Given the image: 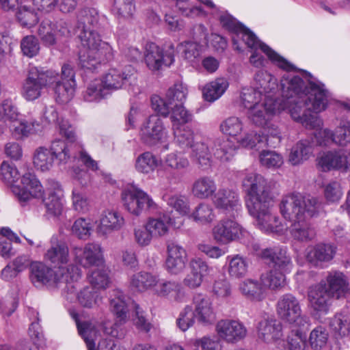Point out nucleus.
<instances>
[{"mask_svg":"<svg viewBox=\"0 0 350 350\" xmlns=\"http://www.w3.org/2000/svg\"><path fill=\"white\" fill-rule=\"evenodd\" d=\"M55 77V71L44 70L37 67L31 68L23 85L22 96L29 101L38 98L43 90L53 84Z\"/></svg>","mask_w":350,"mask_h":350,"instance_id":"obj_10","label":"nucleus"},{"mask_svg":"<svg viewBox=\"0 0 350 350\" xmlns=\"http://www.w3.org/2000/svg\"><path fill=\"white\" fill-rule=\"evenodd\" d=\"M30 279L33 285L37 288H40L50 282L65 283V281L60 275H57V271H53L42 262L31 264Z\"/></svg>","mask_w":350,"mask_h":350,"instance_id":"obj_31","label":"nucleus"},{"mask_svg":"<svg viewBox=\"0 0 350 350\" xmlns=\"http://www.w3.org/2000/svg\"><path fill=\"white\" fill-rule=\"evenodd\" d=\"M177 144L182 148H191L195 144L193 131L187 126L172 129Z\"/></svg>","mask_w":350,"mask_h":350,"instance_id":"obj_59","label":"nucleus"},{"mask_svg":"<svg viewBox=\"0 0 350 350\" xmlns=\"http://www.w3.org/2000/svg\"><path fill=\"white\" fill-rule=\"evenodd\" d=\"M228 86L229 83L226 79L217 78L204 86L202 96L206 101L213 103L225 93Z\"/></svg>","mask_w":350,"mask_h":350,"instance_id":"obj_41","label":"nucleus"},{"mask_svg":"<svg viewBox=\"0 0 350 350\" xmlns=\"http://www.w3.org/2000/svg\"><path fill=\"white\" fill-rule=\"evenodd\" d=\"M110 93L100 79L92 81L83 92V98L88 102H98Z\"/></svg>","mask_w":350,"mask_h":350,"instance_id":"obj_52","label":"nucleus"},{"mask_svg":"<svg viewBox=\"0 0 350 350\" xmlns=\"http://www.w3.org/2000/svg\"><path fill=\"white\" fill-rule=\"evenodd\" d=\"M328 337L327 329L321 325L317 326L310 334L309 344L312 349L321 350L326 346Z\"/></svg>","mask_w":350,"mask_h":350,"instance_id":"obj_60","label":"nucleus"},{"mask_svg":"<svg viewBox=\"0 0 350 350\" xmlns=\"http://www.w3.org/2000/svg\"><path fill=\"white\" fill-rule=\"evenodd\" d=\"M44 260L57 268V275H60L68 283V291L75 288L69 283L70 281H77L81 276L80 269L70 261L69 247L67 243L53 235L50 239V245L44 255Z\"/></svg>","mask_w":350,"mask_h":350,"instance_id":"obj_8","label":"nucleus"},{"mask_svg":"<svg viewBox=\"0 0 350 350\" xmlns=\"http://www.w3.org/2000/svg\"><path fill=\"white\" fill-rule=\"evenodd\" d=\"M37 33L42 44L46 47L56 45L62 37H68L70 31L68 24L64 20L53 23L44 18L39 25Z\"/></svg>","mask_w":350,"mask_h":350,"instance_id":"obj_15","label":"nucleus"},{"mask_svg":"<svg viewBox=\"0 0 350 350\" xmlns=\"http://www.w3.org/2000/svg\"><path fill=\"white\" fill-rule=\"evenodd\" d=\"M276 311L282 321L295 327H304L309 321V319L302 314L299 300L291 293L284 294L279 298Z\"/></svg>","mask_w":350,"mask_h":350,"instance_id":"obj_12","label":"nucleus"},{"mask_svg":"<svg viewBox=\"0 0 350 350\" xmlns=\"http://www.w3.org/2000/svg\"><path fill=\"white\" fill-rule=\"evenodd\" d=\"M246 193L245 205L258 228L265 232L284 233L287 226L272 210L270 183L260 174L247 173L242 181Z\"/></svg>","mask_w":350,"mask_h":350,"instance_id":"obj_3","label":"nucleus"},{"mask_svg":"<svg viewBox=\"0 0 350 350\" xmlns=\"http://www.w3.org/2000/svg\"><path fill=\"white\" fill-rule=\"evenodd\" d=\"M240 98L244 107L248 109V116L252 122L258 126H267L269 129V122L276 113L275 100L254 88H243Z\"/></svg>","mask_w":350,"mask_h":350,"instance_id":"obj_7","label":"nucleus"},{"mask_svg":"<svg viewBox=\"0 0 350 350\" xmlns=\"http://www.w3.org/2000/svg\"><path fill=\"white\" fill-rule=\"evenodd\" d=\"M320 207L321 203L314 197L291 193L282 198L280 204V213L286 219L292 221L287 229L293 239L308 242L315 237V230L308 219L316 216Z\"/></svg>","mask_w":350,"mask_h":350,"instance_id":"obj_4","label":"nucleus"},{"mask_svg":"<svg viewBox=\"0 0 350 350\" xmlns=\"http://www.w3.org/2000/svg\"><path fill=\"white\" fill-rule=\"evenodd\" d=\"M215 207L224 213L235 217L241 211V203L238 192L227 187L217 190L212 198Z\"/></svg>","mask_w":350,"mask_h":350,"instance_id":"obj_19","label":"nucleus"},{"mask_svg":"<svg viewBox=\"0 0 350 350\" xmlns=\"http://www.w3.org/2000/svg\"><path fill=\"white\" fill-rule=\"evenodd\" d=\"M164 163L167 167L176 172L186 170L190 165L189 159L181 152H171L166 155Z\"/></svg>","mask_w":350,"mask_h":350,"instance_id":"obj_57","label":"nucleus"},{"mask_svg":"<svg viewBox=\"0 0 350 350\" xmlns=\"http://www.w3.org/2000/svg\"><path fill=\"white\" fill-rule=\"evenodd\" d=\"M0 234L3 237L0 239V253L3 257L10 258L14 255L12 243L4 238H7L9 241H15L16 243H21V239L9 228H2Z\"/></svg>","mask_w":350,"mask_h":350,"instance_id":"obj_56","label":"nucleus"},{"mask_svg":"<svg viewBox=\"0 0 350 350\" xmlns=\"http://www.w3.org/2000/svg\"><path fill=\"white\" fill-rule=\"evenodd\" d=\"M154 294L172 302H184L187 297L186 291L182 284L176 280H159L154 288Z\"/></svg>","mask_w":350,"mask_h":350,"instance_id":"obj_29","label":"nucleus"},{"mask_svg":"<svg viewBox=\"0 0 350 350\" xmlns=\"http://www.w3.org/2000/svg\"><path fill=\"white\" fill-rule=\"evenodd\" d=\"M282 98L275 100L276 113L287 110L292 118L300 122L308 111L319 113L325 109L327 92L320 82L306 85L298 76L284 75L280 81Z\"/></svg>","mask_w":350,"mask_h":350,"instance_id":"obj_1","label":"nucleus"},{"mask_svg":"<svg viewBox=\"0 0 350 350\" xmlns=\"http://www.w3.org/2000/svg\"><path fill=\"white\" fill-rule=\"evenodd\" d=\"M219 131L225 135L237 140L236 145L230 139H217L214 142L213 154L221 161L231 160L237 153L239 146L252 149L270 146L275 148L281 141L280 133L277 126L273 125L271 131L267 135H260L254 131H247L241 119L230 116L224 119L219 125Z\"/></svg>","mask_w":350,"mask_h":350,"instance_id":"obj_2","label":"nucleus"},{"mask_svg":"<svg viewBox=\"0 0 350 350\" xmlns=\"http://www.w3.org/2000/svg\"><path fill=\"white\" fill-rule=\"evenodd\" d=\"M188 217L198 224L208 225L215 219L216 215L213 206L203 202L194 208Z\"/></svg>","mask_w":350,"mask_h":350,"instance_id":"obj_42","label":"nucleus"},{"mask_svg":"<svg viewBox=\"0 0 350 350\" xmlns=\"http://www.w3.org/2000/svg\"><path fill=\"white\" fill-rule=\"evenodd\" d=\"M140 137L149 146L164 143L168 135L163 120L158 115L150 116L141 126Z\"/></svg>","mask_w":350,"mask_h":350,"instance_id":"obj_14","label":"nucleus"},{"mask_svg":"<svg viewBox=\"0 0 350 350\" xmlns=\"http://www.w3.org/2000/svg\"><path fill=\"white\" fill-rule=\"evenodd\" d=\"M239 291L247 299L260 301L263 298V287L258 280L246 279L239 284Z\"/></svg>","mask_w":350,"mask_h":350,"instance_id":"obj_48","label":"nucleus"},{"mask_svg":"<svg viewBox=\"0 0 350 350\" xmlns=\"http://www.w3.org/2000/svg\"><path fill=\"white\" fill-rule=\"evenodd\" d=\"M107 18L104 15H100L98 10L94 8L84 9L81 13L80 23L83 25V29H100L106 23Z\"/></svg>","mask_w":350,"mask_h":350,"instance_id":"obj_46","label":"nucleus"},{"mask_svg":"<svg viewBox=\"0 0 350 350\" xmlns=\"http://www.w3.org/2000/svg\"><path fill=\"white\" fill-rule=\"evenodd\" d=\"M191 148V157L194 162L202 170L207 169L211 165V151L208 145L204 142H198Z\"/></svg>","mask_w":350,"mask_h":350,"instance_id":"obj_50","label":"nucleus"},{"mask_svg":"<svg viewBox=\"0 0 350 350\" xmlns=\"http://www.w3.org/2000/svg\"><path fill=\"white\" fill-rule=\"evenodd\" d=\"M158 282L159 278L157 275L146 271L135 273L129 279L130 287L140 293L154 288Z\"/></svg>","mask_w":350,"mask_h":350,"instance_id":"obj_39","label":"nucleus"},{"mask_svg":"<svg viewBox=\"0 0 350 350\" xmlns=\"http://www.w3.org/2000/svg\"><path fill=\"white\" fill-rule=\"evenodd\" d=\"M257 42L258 44L256 47H254L253 49L250 48L253 51V53L250 57V62L252 65L256 68L263 66L265 58L260 53L257 51V50L260 49L265 54H266L268 58L280 68L287 72L296 70V68L294 65L278 55L276 52L273 51L269 46L260 42L258 38Z\"/></svg>","mask_w":350,"mask_h":350,"instance_id":"obj_20","label":"nucleus"},{"mask_svg":"<svg viewBox=\"0 0 350 350\" xmlns=\"http://www.w3.org/2000/svg\"><path fill=\"white\" fill-rule=\"evenodd\" d=\"M55 80L51 86L55 94L56 101L60 104L69 102L74 96L75 83L62 82L57 72H55Z\"/></svg>","mask_w":350,"mask_h":350,"instance_id":"obj_43","label":"nucleus"},{"mask_svg":"<svg viewBox=\"0 0 350 350\" xmlns=\"http://www.w3.org/2000/svg\"><path fill=\"white\" fill-rule=\"evenodd\" d=\"M124 208L131 214L139 216L147 211H155L157 205L146 191L135 185H129L121 193Z\"/></svg>","mask_w":350,"mask_h":350,"instance_id":"obj_11","label":"nucleus"},{"mask_svg":"<svg viewBox=\"0 0 350 350\" xmlns=\"http://www.w3.org/2000/svg\"><path fill=\"white\" fill-rule=\"evenodd\" d=\"M161 164L158 157L150 151H146L136 157L134 167L138 173L147 175L154 172Z\"/></svg>","mask_w":350,"mask_h":350,"instance_id":"obj_40","label":"nucleus"},{"mask_svg":"<svg viewBox=\"0 0 350 350\" xmlns=\"http://www.w3.org/2000/svg\"><path fill=\"white\" fill-rule=\"evenodd\" d=\"M220 22L223 27L233 33L232 40L236 50L242 51L240 40H242L248 48L256 47L258 42L256 35L232 16L228 14L221 16Z\"/></svg>","mask_w":350,"mask_h":350,"instance_id":"obj_13","label":"nucleus"},{"mask_svg":"<svg viewBox=\"0 0 350 350\" xmlns=\"http://www.w3.org/2000/svg\"><path fill=\"white\" fill-rule=\"evenodd\" d=\"M16 10V18L23 27L29 28L38 23V14L30 6L20 5Z\"/></svg>","mask_w":350,"mask_h":350,"instance_id":"obj_58","label":"nucleus"},{"mask_svg":"<svg viewBox=\"0 0 350 350\" xmlns=\"http://www.w3.org/2000/svg\"><path fill=\"white\" fill-rule=\"evenodd\" d=\"M1 176L2 180L10 186L12 192L22 206L33 198H43L42 186L33 173L24 174L21 178V185H16L20 177L17 168L13 164L3 161L1 165Z\"/></svg>","mask_w":350,"mask_h":350,"instance_id":"obj_6","label":"nucleus"},{"mask_svg":"<svg viewBox=\"0 0 350 350\" xmlns=\"http://www.w3.org/2000/svg\"><path fill=\"white\" fill-rule=\"evenodd\" d=\"M187 261L186 250L174 242L167 243L165 270L171 275H176L183 272Z\"/></svg>","mask_w":350,"mask_h":350,"instance_id":"obj_26","label":"nucleus"},{"mask_svg":"<svg viewBox=\"0 0 350 350\" xmlns=\"http://www.w3.org/2000/svg\"><path fill=\"white\" fill-rule=\"evenodd\" d=\"M79 38L81 43L79 61L83 69L93 72L101 64L113 58L111 46L108 42L103 41L95 29L82 30Z\"/></svg>","mask_w":350,"mask_h":350,"instance_id":"obj_5","label":"nucleus"},{"mask_svg":"<svg viewBox=\"0 0 350 350\" xmlns=\"http://www.w3.org/2000/svg\"><path fill=\"white\" fill-rule=\"evenodd\" d=\"M323 281L328 293L336 299L345 297L350 290L347 278L340 271L328 272L325 280Z\"/></svg>","mask_w":350,"mask_h":350,"instance_id":"obj_32","label":"nucleus"},{"mask_svg":"<svg viewBox=\"0 0 350 350\" xmlns=\"http://www.w3.org/2000/svg\"><path fill=\"white\" fill-rule=\"evenodd\" d=\"M125 221L122 214L113 209L104 211L100 217L96 232L99 236L107 237L113 232L120 230Z\"/></svg>","mask_w":350,"mask_h":350,"instance_id":"obj_30","label":"nucleus"},{"mask_svg":"<svg viewBox=\"0 0 350 350\" xmlns=\"http://www.w3.org/2000/svg\"><path fill=\"white\" fill-rule=\"evenodd\" d=\"M144 61L149 70L158 71L163 66H170L174 61V57L172 51L164 52L162 49L154 43H148L146 45Z\"/></svg>","mask_w":350,"mask_h":350,"instance_id":"obj_22","label":"nucleus"},{"mask_svg":"<svg viewBox=\"0 0 350 350\" xmlns=\"http://www.w3.org/2000/svg\"><path fill=\"white\" fill-rule=\"evenodd\" d=\"M259 255L273 264L272 269L284 274L290 273L293 269V264L286 247L265 248Z\"/></svg>","mask_w":350,"mask_h":350,"instance_id":"obj_25","label":"nucleus"},{"mask_svg":"<svg viewBox=\"0 0 350 350\" xmlns=\"http://www.w3.org/2000/svg\"><path fill=\"white\" fill-rule=\"evenodd\" d=\"M171 111L172 129L184 126L192 120L193 114L184 107L183 104H175L172 107Z\"/></svg>","mask_w":350,"mask_h":350,"instance_id":"obj_55","label":"nucleus"},{"mask_svg":"<svg viewBox=\"0 0 350 350\" xmlns=\"http://www.w3.org/2000/svg\"><path fill=\"white\" fill-rule=\"evenodd\" d=\"M18 109L11 100L6 99L3 101L0 109V118L5 124L10 126L18 120Z\"/></svg>","mask_w":350,"mask_h":350,"instance_id":"obj_62","label":"nucleus"},{"mask_svg":"<svg viewBox=\"0 0 350 350\" xmlns=\"http://www.w3.org/2000/svg\"><path fill=\"white\" fill-rule=\"evenodd\" d=\"M285 275L283 272L271 269L269 271L262 274L260 278L262 285L271 289L280 287L285 282Z\"/></svg>","mask_w":350,"mask_h":350,"instance_id":"obj_61","label":"nucleus"},{"mask_svg":"<svg viewBox=\"0 0 350 350\" xmlns=\"http://www.w3.org/2000/svg\"><path fill=\"white\" fill-rule=\"evenodd\" d=\"M88 279L91 286L97 290L105 289L110 283L108 271L103 266L92 270L88 274Z\"/></svg>","mask_w":350,"mask_h":350,"instance_id":"obj_54","label":"nucleus"},{"mask_svg":"<svg viewBox=\"0 0 350 350\" xmlns=\"http://www.w3.org/2000/svg\"><path fill=\"white\" fill-rule=\"evenodd\" d=\"M193 313L200 323L208 325L215 319V312L209 297L202 294H197L193 297Z\"/></svg>","mask_w":350,"mask_h":350,"instance_id":"obj_33","label":"nucleus"},{"mask_svg":"<svg viewBox=\"0 0 350 350\" xmlns=\"http://www.w3.org/2000/svg\"><path fill=\"white\" fill-rule=\"evenodd\" d=\"M228 273L231 278H241L244 277L248 269V262L239 255L228 256Z\"/></svg>","mask_w":350,"mask_h":350,"instance_id":"obj_53","label":"nucleus"},{"mask_svg":"<svg viewBox=\"0 0 350 350\" xmlns=\"http://www.w3.org/2000/svg\"><path fill=\"white\" fill-rule=\"evenodd\" d=\"M135 72V69L131 66H126L123 70L113 68L109 69L100 80L110 93L112 90L131 83L134 79Z\"/></svg>","mask_w":350,"mask_h":350,"instance_id":"obj_27","label":"nucleus"},{"mask_svg":"<svg viewBox=\"0 0 350 350\" xmlns=\"http://www.w3.org/2000/svg\"><path fill=\"white\" fill-rule=\"evenodd\" d=\"M52 189H47V196L43 198L48 215L53 217L59 216L63 211V203L61 198L62 189L59 185L53 181Z\"/></svg>","mask_w":350,"mask_h":350,"instance_id":"obj_37","label":"nucleus"},{"mask_svg":"<svg viewBox=\"0 0 350 350\" xmlns=\"http://www.w3.org/2000/svg\"><path fill=\"white\" fill-rule=\"evenodd\" d=\"M172 219L165 215L159 217H150L146 223L147 230L154 239L165 237L170 230Z\"/></svg>","mask_w":350,"mask_h":350,"instance_id":"obj_45","label":"nucleus"},{"mask_svg":"<svg viewBox=\"0 0 350 350\" xmlns=\"http://www.w3.org/2000/svg\"><path fill=\"white\" fill-rule=\"evenodd\" d=\"M334 144L346 146L350 142V122L342 120L334 132Z\"/></svg>","mask_w":350,"mask_h":350,"instance_id":"obj_64","label":"nucleus"},{"mask_svg":"<svg viewBox=\"0 0 350 350\" xmlns=\"http://www.w3.org/2000/svg\"><path fill=\"white\" fill-rule=\"evenodd\" d=\"M305 342L302 338L301 333L297 330L288 340H279L276 350H304Z\"/></svg>","mask_w":350,"mask_h":350,"instance_id":"obj_63","label":"nucleus"},{"mask_svg":"<svg viewBox=\"0 0 350 350\" xmlns=\"http://www.w3.org/2000/svg\"><path fill=\"white\" fill-rule=\"evenodd\" d=\"M74 260L84 267H100L103 264L102 250L99 244L88 243L84 247H72Z\"/></svg>","mask_w":350,"mask_h":350,"instance_id":"obj_23","label":"nucleus"},{"mask_svg":"<svg viewBox=\"0 0 350 350\" xmlns=\"http://www.w3.org/2000/svg\"><path fill=\"white\" fill-rule=\"evenodd\" d=\"M247 232L233 218L220 220L213 228L214 239L221 243H227L239 239Z\"/></svg>","mask_w":350,"mask_h":350,"instance_id":"obj_18","label":"nucleus"},{"mask_svg":"<svg viewBox=\"0 0 350 350\" xmlns=\"http://www.w3.org/2000/svg\"><path fill=\"white\" fill-rule=\"evenodd\" d=\"M258 338L265 342H275L276 347L282 336V325L275 319L263 318L257 327Z\"/></svg>","mask_w":350,"mask_h":350,"instance_id":"obj_34","label":"nucleus"},{"mask_svg":"<svg viewBox=\"0 0 350 350\" xmlns=\"http://www.w3.org/2000/svg\"><path fill=\"white\" fill-rule=\"evenodd\" d=\"M329 325L335 337L348 336L350 334V314L345 312L336 313L331 318Z\"/></svg>","mask_w":350,"mask_h":350,"instance_id":"obj_44","label":"nucleus"},{"mask_svg":"<svg viewBox=\"0 0 350 350\" xmlns=\"http://www.w3.org/2000/svg\"><path fill=\"white\" fill-rule=\"evenodd\" d=\"M217 191V185L214 179L208 176L196 178L191 185L193 196L200 200L213 198Z\"/></svg>","mask_w":350,"mask_h":350,"instance_id":"obj_38","label":"nucleus"},{"mask_svg":"<svg viewBox=\"0 0 350 350\" xmlns=\"http://www.w3.org/2000/svg\"><path fill=\"white\" fill-rule=\"evenodd\" d=\"M332 298L327 291V286L323 280L310 286L308 290L309 306L312 309L313 315L317 318L328 314Z\"/></svg>","mask_w":350,"mask_h":350,"instance_id":"obj_17","label":"nucleus"},{"mask_svg":"<svg viewBox=\"0 0 350 350\" xmlns=\"http://www.w3.org/2000/svg\"><path fill=\"white\" fill-rule=\"evenodd\" d=\"M314 146L308 139L297 142L291 149L288 161L292 165H299L313 156Z\"/></svg>","mask_w":350,"mask_h":350,"instance_id":"obj_36","label":"nucleus"},{"mask_svg":"<svg viewBox=\"0 0 350 350\" xmlns=\"http://www.w3.org/2000/svg\"><path fill=\"white\" fill-rule=\"evenodd\" d=\"M255 89L262 92L263 95H268L277 88L275 78L265 70L258 71L254 77Z\"/></svg>","mask_w":350,"mask_h":350,"instance_id":"obj_51","label":"nucleus"},{"mask_svg":"<svg viewBox=\"0 0 350 350\" xmlns=\"http://www.w3.org/2000/svg\"><path fill=\"white\" fill-rule=\"evenodd\" d=\"M189 272L183 280V285L189 289L199 288L204 280L212 271V268L203 259L196 257L190 260L189 263Z\"/></svg>","mask_w":350,"mask_h":350,"instance_id":"obj_24","label":"nucleus"},{"mask_svg":"<svg viewBox=\"0 0 350 350\" xmlns=\"http://www.w3.org/2000/svg\"><path fill=\"white\" fill-rule=\"evenodd\" d=\"M111 13L119 20H129L135 12V0H113Z\"/></svg>","mask_w":350,"mask_h":350,"instance_id":"obj_49","label":"nucleus"},{"mask_svg":"<svg viewBox=\"0 0 350 350\" xmlns=\"http://www.w3.org/2000/svg\"><path fill=\"white\" fill-rule=\"evenodd\" d=\"M317 165L323 172L350 171V151L347 150H328L319 154Z\"/></svg>","mask_w":350,"mask_h":350,"instance_id":"obj_16","label":"nucleus"},{"mask_svg":"<svg viewBox=\"0 0 350 350\" xmlns=\"http://www.w3.org/2000/svg\"><path fill=\"white\" fill-rule=\"evenodd\" d=\"M72 155L68 144L63 140L55 139L52 142L49 148L41 146L36 150L33 164L38 170L47 172L55 163H66Z\"/></svg>","mask_w":350,"mask_h":350,"instance_id":"obj_9","label":"nucleus"},{"mask_svg":"<svg viewBox=\"0 0 350 350\" xmlns=\"http://www.w3.org/2000/svg\"><path fill=\"white\" fill-rule=\"evenodd\" d=\"M336 252V247L331 243H319L308 252L306 258L315 267H321L323 262L332 260Z\"/></svg>","mask_w":350,"mask_h":350,"instance_id":"obj_35","label":"nucleus"},{"mask_svg":"<svg viewBox=\"0 0 350 350\" xmlns=\"http://www.w3.org/2000/svg\"><path fill=\"white\" fill-rule=\"evenodd\" d=\"M218 337L228 343L234 344L243 340L247 335V329L239 320L222 319L216 325Z\"/></svg>","mask_w":350,"mask_h":350,"instance_id":"obj_21","label":"nucleus"},{"mask_svg":"<svg viewBox=\"0 0 350 350\" xmlns=\"http://www.w3.org/2000/svg\"><path fill=\"white\" fill-rule=\"evenodd\" d=\"M75 281H70L69 283L73 284L75 288L68 291L67 288L68 283L66 284V297L67 299L72 300L76 297L79 304L83 308H94L99 306L102 302V297L100 295L98 290L94 287L85 286L83 288L80 290L79 292L77 293V284H75Z\"/></svg>","mask_w":350,"mask_h":350,"instance_id":"obj_28","label":"nucleus"},{"mask_svg":"<svg viewBox=\"0 0 350 350\" xmlns=\"http://www.w3.org/2000/svg\"><path fill=\"white\" fill-rule=\"evenodd\" d=\"M110 308L118 321L122 323L127 319L128 305L126 297L119 290H113L110 299Z\"/></svg>","mask_w":350,"mask_h":350,"instance_id":"obj_47","label":"nucleus"}]
</instances>
